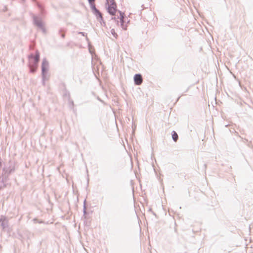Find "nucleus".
<instances>
[{
    "mask_svg": "<svg viewBox=\"0 0 253 253\" xmlns=\"http://www.w3.org/2000/svg\"><path fill=\"white\" fill-rule=\"evenodd\" d=\"M29 63L28 67L30 68V72L34 73L37 69L38 65L40 61V53L36 50L35 55L31 53L28 56Z\"/></svg>",
    "mask_w": 253,
    "mask_h": 253,
    "instance_id": "f257e3e1",
    "label": "nucleus"
},
{
    "mask_svg": "<svg viewBox=\"0 0 253 253\" xmlns=\"http://www.w3.org/2000/svg\"><path fill=\"white\" fill-rule=\"evenodd\" d=\"M15 170V162L12 160H9L3 168L2 176L4 177L5 180L8 179L9 174Z\"/></svg>",
    "mask_w": 253,
    "mask_h": 253,
    "instance_id": "f03ea898",
    "label": "nucleus"
},
{
    "mask_svg": "<svg viewBox=\"0 0 253 253\" xmlns=\"http://www.w3.org/2000/svg\"><path fill=\"white\" fill-rule=\"evenodd\" d=\"M106 6L108 12L112 16L114 15L117 10L115 0H106Z\"/></svg>",
    "mask_w": 253,
    "mask_h": 253,
    "instance_id": "7ed1b4c3",
    "label": "nucleus"
},
{
    "mask_svg": "<svg viewBox=\"0 0 253 253\" xmlns=\"http://www.w3.org/2000/svg\"><path fill=\"white\" fill-rule=\"evenodd\" d=\"M32 17L34 25L42 30L43 32H45V29L41 19L34 14H33Z\"/></svg>",
    "mask_w": 253,
    "mask_h": 253,
    "instance_id": "20e7f679",
    "label": "nucleus"
},
{
    "mask_svg": "<svg viewBox=\"0 0 253 253\" xmlns=\"http://www.w3.org/2000/svg\"><path fill=\"white\" fill-rule=\"evenodd\" d=\"M48 62L44 58L43 59L42 64V77L44 78L48 72Z\"/></svg>",
    "mask_w": 253,
    "mask_h": 253,
    "instance_id": "39448f33",
    "label": "nucleus"
},
{
    "mask_svg": "<svg viewBox=\"0 0 253 253\" xmlns=\"http://www.w3.org/2000/svg\"><path fill=\"white\" fill-rule=\"evenodd\" d=\"M0 224L3 230L5 229L8 227V220L4 216H1L0 218Z\"/></svg>",
    "mask_w": 253,
    "mask_h": 253,
    "instance_id": "423d86ee",
    "label": "nucleus"
},
{
    "mask_svg": "<svg viewBox=\"0 0 253 253\" xmlns=\"http://www.w3.org/2000/svg\"><path fill=\"white\" fill-rule=\"evenodd\" d=\"M133 79L135 85H139L142 83L143 78L140 74H135L134 76Z\"/></svg>",
    "mask_w": 253,
    "mask_h": 253,
    "instance_id": "0eeeda50",
    "label": "nucleus"
},
{
    "mask_svg": "<svg viewBox=\"0 0 253 253\" xmlns=\"http://www.w3.org/2000/svg\"><path fill=\"white\" fill-rule=\"evenodd\" d=\"M90 8L93 14L95 15L97 19L102 15L101 12L96 8L95 5H92Z\"/></svg>",
    "mask_w": 253,
    "mask_h": 253,
    "instance_id": "6e6552de",
    "label": "nucleus"
},
{
    "mask_svg": "<svg viewBox=\"0 0 253 253\" xmlns=\"http://www.w3.org/2000/svg\"><path fill=\"white\" fill-rule=\"evenodd\" d=\"M172 138L174 142H177L178 139V135L176 131L173 130L171 132Z\"/></svg>",
    "mask_w": 253,
    "mask_h": 253,
    "instance_id": "1a4fd4ad",
    "label": "nucleus"
},
{
    "mask_svg": "<svg viewBox=\"0 0 253 253\" xmlns=\"http://www.w3.org/2000/svg\"><path fill=\"white\" fill-rule=\"evenodd\" d=\"M7 179L5 180V179H4V177L2 176L1 182L0 183V189H2L3 188L6 186V184L5 183V182L7 181Z\"/></svg>",
    "mask_w": 253,
    "mask_h": 253,
    "instance_id": "9d476101",
    "label": "nucleus"
},
{
    "mask_svg": "<svg viewBox=\"0 0 253 253\" xmlns=\"http://www.w3.org/2000/svg\"><path fill=\"white\" fill-rule=\"evenodd\" d=\"M97 20H98V21H99L100 22L101 26H102L103 27L106 26V22H105V21L104 20L103 15H102L101 16L99 17V18H98Z\"/></svg>",
    "mask_w": 253,
    "mask_h": 253,
    "instance_id": "9b49d317",
    "label": "nucleus"
},
{
    "mask_svg": "<svg viewBox=\"0 0 253 253\" xmlns=\"http://www.w3.org/2000/svg\"><path fill=\"white\" fill-rule=\"evenodd\" d=\"M120 22L121 27L123 30H126L127 29V26L126 24H125V19H120Z\"/></svg>",
    "mask_w": 253,
    "mask_h": 253,
    "instance_id": "f8f14e48",
    "label": "nucleus"
},
{
    "mask_svg": "<svg viewBox=\"0 0 253 253\" xmlns=\"http://www.w3.org/2000/svg\"><path fill=\"white\" fill-rule=\"evenodd\" d=\"M63 96L64 97H67L68 100H70V94L69 91H68L67 89H65L64 90Z\"/></svg>",
    "mask_w": 253,
    "mask_h": 253,
    "instance_id": "ddd939ff",
    "label": "nucleus"
},
{
    "mask_svg": "<svg viewBox=\"0 0 253 253\" xmlns=\"http://www.w3.org/2000/svg\"><path fill=\"white\" fill-rule=\"evenodd\" d=\"M65 30L63 28H61L59 30V34L60 35L61 37L62 38H65Z\"/></svg>",
    "mask_w": 253,
    "mask_h": 253,
    "instance_id": "4468645a",
    "label": "nucleus"
},
{
    "mask_svg": "<svg viewBox=\"0 0 253 253\" xmlns=\"http://www.w3.org/2000/svg\"><path fill=\"white\" fill-rule=\"evenodd\" d=\"M36 3H37V6L41 10V12L42 13V14H43V12H44V10H43V9L42 8V5L40 3H39L38 2H37Z\"/></svg>",
    "mask_w": 253,
    "mask_h": 253,
    "instance_id": "2eb2a0df",
    "label": "nucleus"
},
{
    "mask_svg": "<svg viewBox=\"0 0 253 253\" xmlns=\"http://www.w3.org/2000/svg\"><path fill=\"white\" fill-rule=\"evenodd\" d=\"M111 33L113 36V37L115 38H117L118 37L117 34L116 33L115 29H112L111 30Z\"/></svg>",
    "mask_w": 253,
    "mask_h": 253,
    "instance_id": "dca6fc26",
    "label": "nucleus"
},
{
    "mask_svg": "<svg viewBox=\"0 0 253 253\" xmlns=\"http://www.w3.org/2000/svg\"><path fill=\"white\" fill-rule=\"evenodd\" d=\"M119 12L120 13V19H125V13L120 10H119Z\"/></svg>",
    "mask_w": 253,
    "mask_h": 253,
    "instance_id": "f3484780",
    "label": "nucleus"
},
{
    "mask_svg": "<svg viewBox=\"0 0 253 253\" xmlns=\"http://www.w3.org/2000/svg\"><path fill=\"white\" fill-rule=\"evenodd\" d=\"M68 101L70 106L71 107L72 109H74V101L71 100V99H70V100H68Z\"/></svg>",
    "mask_w": 253,
    "mask_h": 253,
    "instance_id": "a211bd4d",
    "label": "nucleus"
},
{
    "mask_svg": "<svg viewBox=\"0 0 253 253\" xmlns=\"http://www.w3.org/2000/svg\"><path fill=\"white\" fill-rule=\"evenodd\" d=\"M87 0L89 3L90 7L92 6V5H95V0Z\"/></svg>",
    "mask_w": 253,
    "mask_h": 253,
    "instance_id": "6ab92c4d",
    "label": "nucleus"
},
{
    "mask_svg": "<svg viewBox=\"0 0 253 253\" xmlns=\"http://www.w3.org/2000/svg\"><path fill=\"white\" fill-rule=\"evenodd\" d=\"M79 34H80V35H82V36H85L86 37V41H88L89 40L87 38V37H86V34L84 32H80L78 33Z\"/></svg>",
    "mask_w": 253,
    "mask_h": 253,
    "instance_id": "aec40b11",
    "label": "nucleus"
},
{
    "mask_svg": "<svg viewBox=\"0 0 253 253\" xmlns=\"http://www.w3.org/2000/svg\"><path fill=\"white\" fill-rule=\"evenodd\" d=\"M33 221H34L35 223H36L37 222H38L39 223H43L42 221H38V220L37 219H36V218H34L33 219Z\"/></svg>",
    "mask_w": 253,
    "mask_h": 253,
    "instance_id": "412c9836",
    "label": "nucleus"
},
{
    "mask_svg": "<svg viewBox=\"0 0 253 253\" xmlns=\"http://www.w3.org/2000/svg\"><path fill=\"white\" fill-rule=\"evenodd\" d=\"M119 18V16L117 18H116L115 16L112 17V19L115 20V21H117V24L119 23V21L117 20Z\"/></svg>",
    "mask_w": 253,
    "mask_h": 253,
    "instance_id": "4be33fe9",
    "label": "nucleus"
},
{
    "mask_svg": "<svg viewBox=\"0 0 253 253\" xmlns=\"http://www.w3.org/2000/svg\"><path fill=\"white\" fill-rule=\"evenodd\" d=\"M46 80V76H44V78L42 77V84L43 85H45V81Z\"/></svg>",
    "mask_w": 253,
    "mask_h": 253,
    "instance_id": "5701e85b",
    "label": "nucleus"
},
{
    "mask_svg": "<svg viewBox=\"0 0 253 253\" xmlns=\"http://www.w3.org/2000/svg\"><path fill=\"white\" fill-rule=\"evenodd\" d=\"M85 203V200H84V214H86V213Z\"/></svg>",
    "mask_w": 253,
    "mask_h": 253,
    "instance_id": "b1692460",
    "label": "nucleus"
},
{
    "mask_svg": "<svg viewBox=\"0 0 253 253\" xmlns=\"http://www.w3.org/2000/svg\"><path fill=\"white\" fill-rule=\"evenodd\" d=\"M22 0V2H24L25 1V0Z\"/></svg>",
    "mask_w": 253,
    "mask_h": 253,
    "instance_id": "393cba45",
    "label": "nucleus"
},
{
    "mask_svg": "<svg viewBox=\"0 0 253 253\" xmlns=\"http://www.w3.org/2000/svg\"><path fill=\"white\" fill-rule=\"evenodd\" d=\"M36 0H32L33 1H36Z\"/></svg>",
    "mask_w": 253,
    "mask_h": 253,
    "instance_id": "a878e982",
    "label": "nucleus"
},
{
    "mask_svg": "<svg viewBox=\"0 0 253 253\" xmlns=\"http://www.w3.org/2000/svg\"><path fill=\"white\" fill-rule=\"evenodd\" d=\"M129 20H128V21H127V23H129Z\"/></svg>",
    "mask_w": 253,
    "mask_h": 253,
    "instance_id": "bb28decb",
    "label": "nucleus"
}]
</instances>
